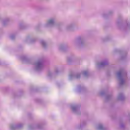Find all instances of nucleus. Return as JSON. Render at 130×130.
I'll list each match as a JSON object with an SVG mask.
<instances>
[{
	"mask_svg": "<svg viewBox=\"0 0 130 130\" xmlns=\"http://www.w3.org/2000/svg\"><path fill=\"white\" fill-rule=\"evenodd\" d=\"M52 22H53V20H50L49 23H52Z\"/></svg>",
	"mask_w": 130,
	"mask_h": 130,
	"instance_id": "nucleus-1",
	"label": "nucleus"
}]
</instances>
